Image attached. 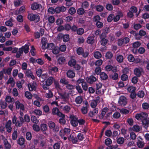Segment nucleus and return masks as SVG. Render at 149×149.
Here are the masks:
<instances>
[{
    "instance_id": "obj_1",
    "label": "nucleus",
    "mask_w": 149,
    "mask_h": 149,
    "mask_svg": "<svg viewBox=\"0 0 149 149\" xmlns=\"http://www.w3.org/2000/svg\"><path fill=\"white\" fill-rule=\"evenodd\" d=\"M29 48L28 45H25V46H22V47L19 49L16 57L17 58H19L23 54V51L25 54H27L29 52Z\"/></svg>"
},
{
    "instance_id": "obj_2",
    "label": "nucleus",
    "mask_w": 149,
    "mask_h": 149,
    "mask_svg": "<svg viewBox=\"0 0 149 149\" xmlns=\"http://www.w3.org/2000/svg\"><path fill=\"white\" fill-rule=\"evenodd\" d=\"M28 18L31 21H34L36 22H38L40 20L39 16L37 14L35 15L33 14H29L28 15Z\"/></svg>"
},
{
    "instance_id": "obj_3",
    "label": "nucleus",
    "mask_w": 149,
    "mask_h": 149,
    "mask_svg": "<svg viewBox=\"0 0 149 149\" xmlns=\"http://www.w3.org/2000/svg\"><path fill=\"white\" fill-rule=\"evenodd\" d=\"M148 116V115L146 113L142 112L140 113L136 114L135 118L138 120H143L146 119Z\"/></svg>"
},
{
    "instance_id": "obj_4",
    "label": "nucleus",
    "mask_w": 149,
    "mask_h": 149,
    "mask_svg": "<svg viewBox=\"0 0 149 149\" xmlns=\"http://www.w3.org/2000/svg\"><path fill=\"white\" fill-rule=\"evenodd\" d=\"M129 41V38L127 37H125L122 39H120L118 41V45L119 46H120L123 44H125L128 43Z\"/></svg>"
},
{
    "instance_id": "obj_5",
    "label": "nucleus",
    "mask_w": 149,
    "mask_h": 149,
    "mask_svg": "<svg viewBox=\"0 0 149 149\" xmlns=\"http://www.w3.org/2000/svg\"><path fill=\"white\" fill-rule=\"evenodd\" d=\"M70 118L71 119V123L72 125L74 127L77 126L78 125V122L77 118L72 115H71L70 116Z\"/></svg>"
},
{
    "instance_id": "obj_6",
    "label": "nucleus",
    "mask_w": 149,
    "mask_h": 149,
    "mask_svg": "<svg viewBox=\"0 0 149 149\" xmlns=\"http://www.w3.org/2000/svg\"><path fill=\"white\" fill-rule=\"evenodd\" d=\"M118 103L121 105H125L127 103V99L124 96H121L119 98V100L118 101Z\"/></svg>"
},
{
    "instance_id": "obj_7",
    "label": "nucleus",
    "mask_w": 149,
    "mask_h": 149,
    "mask_svg": "<svg viewBox=\"0 0 149 149\" xmlns=\"http://www.w3.org/2000/svg\"><path fill=\"white\" fill-rule=\"evenodd\" d=\"M66 10V8L63 6L57 7L55 8V10L56 13L58 14L60 13L61 12H64Z\"/></svg>"
},
{
    "instance_id": "obj_8",
    "label": "nucleus",
    "mask_w": 149,
    "mask_h": 149,
    "mask_svg": "<svg viewBox=\"0 0 149 149\" xmlns=\"http://www.w3.org/2000/svg\"><path fill=\"white\" fill-rule=\"evenodd\" d=\"M11 121L10 120H8L7 122L5 127L7 130V131L8 133H10L11 131L12 127H11Z\"/></svg>"
},
{
    "instance_id": "obj_9",
    "label": "nucleus",
    "mask_w": 149,
    "mask_h": 149,
    "mask_svg": "<svg viewBox=\"0 0 149 149\" xmlns=\"http://www.w3.org/2000/svg\"><path fill=\"white\" fill-rule=\"evenodd\" d=\"M143 71L142 69L141 68H136L135 69L134 72L135 74L138 77H140Z\"/></svg>"
},
{
    "instance_id": "obj_10",
    "label": "nucleus",
    "mask_w": 149,
    "mask_h": 149,
    "mask_svg": "<svg viewBox=\"0 0 149 149\" xmlns=\"http://www.w3.org/2000/svg\"><path fill=\"white\" fill-rule=\"evenodd\" d=\"M87 82L90 84H92L97 80L96 78L93 76H91L88 78H86Z\"/></svg>"
},
{
    "instance_id": "obj_11",
    "label": "nucleus",
    "mask_w": 149,
    "mask_h": 149,
    "mask_svg": "<svg viewBox=\"0 0 149 149\" xmlns=\"http://www.w3.org/2000/svg\"><path fill=\"white\" fill-rule=\"evenodd\" d=\"M129 10L133 14L134 13H136L135 15L136 17L139 15L140 12V10H139V13H137V8L134 6H132L130 8Z\"/></svg>"
},
{
    "instance_id": "obj_12",
    "label": "nucleus",
    "mask_w": 149,
    "mask_h": 149,
    "mask_svg": "<svg viewBox=\"0 0 149 149\" xmlns=\"http://www.w3.org/2000/svg\"><path fill=\"white\" fill-rule=\"evenodd\" d=\"M15 104L17 109H20L23 111L24 110V105L20 103L19 101L17 100Z\"/></svg>"
},
{
    "instance_id": "obj_13",
    "label": "nucleus",
    "mask_w": 149,
    "mask_h": 149,
    "mask_svg": "<svg viewBox=\"0 0 149 149\" xmlns=\"http://www.w3.org/2000/svg\"><path fill=\"white\" fill-rule=\"evenodd\" d=\"M67 75L68 77L70 78H72L74 77L75 74L72 70H69L67 72Z\"/></svg>"
},
{
    "instance_id": "obj_14",
    "label": "nucleus",
    "mask_w": 149,
    "mask_h": 149,
    "mask_svg": "<svg viewBox=\"0 0 149 149\" xmlns=\"http://www.w3.org/2000/svg\"><path fill=\"white\" fill-rule=\"evenodd\" d=\"M142 123L144 127L146 129H147L148 127L149 122V120L146 119H145L142 120Z\"/></svg>"
},
{
    "instance_id": "obj_15",
    "label": "nucleus",
    "mask_w": 149,
    "mask_h": 149,
    "mask_svg": "<svg viewBox=\"0 0 149 149\" xmlns=\"http://www.w3.org/2000/svg\"><path fill=\"white\" fill-rule=\"evenodd\" d=\"M40 5V4L37 3H34L31 5V8L33 10L38 9L39 8Z\"/></svg>"
},
{
    "instance_id": "obj_16",
    "label": "nucleus",
    "mask_w": 149,
    "mask_h": 149,
    "mask_svg": "<svg viewBox=\"0 0 149 149\" xmlns=\"http://www.w3.org/2000/svg\"><path fill=\"white\" fill-rule=\"evenodd\" d=\"M25 74L28 77H31V78L33 79L35 77L33 75L31 71L30 70H27Z\"/></svg>"
},
{
    "instance_id": "obj_17",
    "label": "nucleus",
    "mask_w": 149,
    "mask_h": 149,
    "mask_svg": "<svg viewBox=\"0 0 149 149\" xmlns=\"http://www.w3.org/2000/svg\"><path fill=\"white\" fill-rule=\"evenodd\" d=\"M87 42L89 44H93L94 43L95 40L94 37L93 36L89 37L87 40Z\"/></svg>"
},
{
    "instance_id": "obj_18",
    "label": "nucleus",
    "mask_w": 149,
    "mask_h": 149,
    "mask_svg": "<svg viewBox=\"0 0 149 149\" xmlns=\"http://www.w3.org/2000/svg\"><path fill=\"white\" fill-rule=\"evenodd\" d=\"M132 130L136 132H139L141 130L140 127L137 125H134L131 129Z\"/></svg>"
},
{
    "instance_id": "obj_19",
    "label": "nucleus",
    "mask_w": 149,
    "mask_h": 149,
    "mask_svg": "<svg viewBox=\"0 0 149 149\" xmlns=\"http://www.w3.org/2000/svg\"><path fill=\"white\" fill-rule=\"evenodd\" d=\"M53 78L52 77H49L45 82L48 86H50L52 83Z\"/></svg>"
},
{
    "instance_id": "obj_20",
    "label": "nucleus",
    "mask_w": 149,
    "mask_h": 149,
    "mask_svg": "<svg viewBox=\"0 0 149 149\" xmlns=\"http://www.w3.org/2000/svg\"><path fill=\"white\" fill-rule=\"evenodd\" d=\"M101 78L103 80H106L108 78V76L104 72H102L100 74Z\"/></svg>"
},
{
    "instance_id": "obj_21",
    "label": "nucleus",
    "mask_w": 149,
    "mask_h": 149,
    "mask_svg": "<svg viewBox=\"0 0 149 149\" xmlns=\"http://www.w3.org/2000/svg\"><path fill=\"white\" fill-rule=\"evenodd\" d=\"M12 70V68H9L8 69H3L2 70V71L4 74H7L8 75H10L11 74Z\"/></svg>"
},
{
    "instance_id": "obj_22",
    "label": "nucleus",
    "mask_w": 149,
    "mask_h": 149,
    "mask_svg": "<svg viewBox=\"0 0 149 149\" xmlns=\"http://www.w3.org/2000/svg\"><path fill=\"white\" fill-rule=\"evenodd\" d=\"M75 101L77 104H80L83 101L82 97L81 96H79L76 98Z\"/></svg>"
},
{
    "instance_id": "obj_23",
    "label": "nucleus",
    "mask_w": 149,
    "mask_h": 149,
    "mask_svg": "<svg viewBox=\"0 0 149 149\" xmlns=\"http://www.w3.org/2000/svg\"><path fill=\"white\" fill-rule=\"evenodd\" d=\"M4 144L6 149H9L11 147L10 145L8 143L7 139H5L4 140Z\"/></svg>"
},
{
    "instance_id": "obj_24",
    "label": "nucleus",
    "mask_w": 149,
    "mask_h": 149,
    "mask_svg": "<svg viewBox=\"0 0 149 149\" xmlns=\"http://www.w3.org/2000/svg\"><path fill=\"white\" fill-rule=\"evenodd\" d=\"M94 56L95 58L99 59L101 57L102 55L100 52L97 51L94 53Z\"/></svg>"
},
{
    "instance_id": "obj_25",
    "label": "nucleus",
    "mask_w": 149,
    "mask_h": 149,
    "mask_svg": "<svg viewBox=\"0 0 149 149\" xmlns=\"http://www.w3.org/2000/svg\"><path fill=\"white\" fill-rule=\"evenodd\" d=\"M65 58L64 57H59L58 59V63L60 64H62L65 63Z\"/></svg>"
},
{
    "instance_id": "obj_26",
    "label": "nucleus",
    "mask_w": 149,
    "mask_h": 149,
    "mask_svg": "<svg viewBox=\"0 0 149 149\" xmlns=\"http://www.w3.org/2000/svg\"><path fill=\"white\" fill-rule=\"evenodd\" d=\"M106 70L107 71H109L112 70L113 71H114V70H116V69H115L114 68H113L112 66L111 65H108L106 67Z\"/></svg>"
},
{
    "instance_id": "obj_27",
    "label": "nucleus",
    "mask_w": 149,
    "mask_h": 149,
    "mask_svg": "<svg viewBox=\"0 0 149 149\" xmlns=\"http://www.w3.org/2000/svg\"><path fill=\"white\" fill-rule=\"evenodd\" d=\"M25 139L22 138L21 137L19 138L17 141V143L21 146H22L24 143Z\"/></svg>"
},
{
    "instance_id": "obj_28",
    "label": "nucleus",
    "mask_w": 149,
    "mask_h": 149,
    "mask_svg": "<svg viewBox=\"0 0 149 149\" xmlns=\"http://www.w3.org/2000/svg\"><path fill=\"white\" fill-rule=\"evenodd\" d=\"M76 61L74 59H72L70 60L68 63V64L69 66H74L76 63Z\"/></svg>"
},
{
    "instance_id": "obj_29",
    "label": "nucleus",
    "mask_w": 149,
    "mask_h": 149,
    "mask_svg": "<svg viewBox=\"0 0 149 149\" xmlns=\"http://www.w3.org/2000/svg\"><path fill=\"white\" fill-rule=\"evenodd\" d=\"M109 77L113 79L116 80L118 78V74L116 73H115L113 74L110 75Z\"/></svg>"
},
{
    "instance_id": "obj_30",
    "label": "nucleus",
    "mask_w": 149,
    "mask_h": 149,
    "mask_svg": "<svg viewBox=\"0 0 149 149\" xmlns=\"http://www.w3.org/2000/svg\"><path fill=\"white\" fill-rule=\"evenodd\" d=\"M76 12L75 9L74 7H71L68 10V13L71 15H73Z\"/></svg>"
},
{
    "instance_id": "obj_31",
    "label": "nucleus",
    "mask_w": 149,
    "mask_h": 149,
    "mask_svg": "<svg viewBox=\"0 0 149 149\" xmlns=\"http://www.w3.org/2000/svg\"><path fill=\"white\" fill-rule=\"evenodd\" d=\"M47 129V125L45 124H43L41 125L40 130L42 131H46Z\"/></svg>"
},
{
    "instance_id": "obj_32",
    "label": "nucleus",
    "mask_w": 149,
    "mask_h": 149,
    "mask_svg": "<svg viewBox=\"0 0 149 149\" xmlns=\"http://www.w3.org/2000/svg\"><path fill=\"white\" fill-rule=\"evenodd\" d=\"M77 14L80 15L83 14L85 13L84 10L82 8H80L78 9L77 11Z\"/></svg>"
},
{
    "instance_id": "obj_33",
    "label": "nucleus",
    "mask_w": 149,
    "mask_h": 149,
    "mask_svg": "<svg viewBox=\"0 0 149 149\" xmlns=\"http://www.w3.org/2000/svg\"><path fill=\"white\" fill-rule=\"evenodd\" d=\"M124 139L123 137H120L118 138L117 140V143L119 144H123L124 142Z\"/></svg>"
},
{
    "instance_id": "obj_34",
    "label": "nucleus",
    "mask_w": 149,
    "mask_h": 149,
    "mask_svg": "<svg viewBox=\"0 0 149 149\" xmlns=\"http://www.w3.org/2000/svg\"><path fill=\"white\" fill-rule=\"evenodd\" d=\"M137 145L139 148H142L144 147V143L139 140H138L137 143Z\"/></svg>"
},
{
    "instance_id": "obj_35",
    "label": "nucleus",
    "mask_w": 149,
    "mask_h": 149,
    "mask_svg": "<svg viewBox=\"0 0 149 149\" xmlns=\"http://www.w3.org/2000/svg\"><path fill=\"white\" fill-rule=\"evenodd\" d=\"M17 132L16 130H14L12 134V139L13 140H15L17 139Z\"/></svg>"
},
{
    "instance_id": "obj_36",
    "label": "nucleus",
    "mask_w": 149,
    "mask_h": 149,
    "mask_svg": "<svg viewBox=\"0 0 149 149\" xmlns=\"http://www.w3.org/2000/svg\"><path fill=\"white\" fill-rule=\"evenodd\" d=\"M48 12L51 14H53L56 13L55 8L54 9L53 7H50L48 10Z\"/></svg>"
},
{
    "instance_id": "obj_37",
    "label": "nucleus",
    "mask_w": 149,
    "mask_h": 149,
    "mask_svg": "<svg viewBox=\"0 0 149 149\" xmlns=\"http://www.w3.org/2000/svg\"><path fill=\"white\" fill-rule=\"evenodd\" d=\"M116 60L119 63L122 62L123 60V57L122 55H120L117 56Z\"/></svg>"
},
{
    "instance_id": "obj_38",
    "label": "nucleus",
    "mask_w": 149,
    "mask_h": 149,
    "mask_svg": "<svg viewBox=\"0 0 149 149\" xmlns=\"http://www.w3.org/2000/svg\"><path fill=\"white\" fill-rule=\"evenodd\" d=\"M32 127L33 130L36 132H38L40 130V128L39 126L37 124H34Z\"/></svg>"
},
{
    "instance_id": "obj_39",
    "label": "nucleus",
    "mask_w": 149,
    "mask_h": 149,
    "mask_svg": "<svg viewBox=\"0 0 149 149\" xmlns=\"http://www.w3.org/2000/svg\"><path fill=\"white\" fill-rule=\"evenodd\" d=\"M6 102L9 103L11 102H14L15 100L13 98H11L10 96H8L6 97Z\"/></svg>"
},
{
    "instance_id": "obj_40",
    "label": "nucleus",
    "mask_w": 149,
    "mask_h": 149,
    "mask_svg": "<svg viewBox=\"0 0 149 149\" xmlns=\"http://www.w3.org/2000/svg\"><path fill=\"white\" fill-rule=\"evenodd\" d=\"M113 54L111 52H108L106 54L105 57L107 58L110 59L113 57Z\"/></svg>"
},
{
    "instance_id": "obj_41",
    "label": "nucleus",
    "mask_w": 149,
    "mask_h": 149,
    "mask_svg": "<svg viewBox=\"0 0 149 149\" xmlns=\"http://www.w3.org/2000/svg\"><path fill=\"white\" fill-rule=\"evenodd\" d=\"M77 53L79 55H82L84 52L83 49L81 47H79L77 50Z\"/></svg>"
},
{
    "instance_id": "obj_42",
    "label": "nucleus",
    "mask_w": 149,
    "mask_h": 149,
    "mask_svg": "<svg viewBox=\"0 0 149 149\" xmlns=\"http://www.w3.org/2000/svg\"><path fill=\"white\" fill-rule=\"evenodd\" d=\"M49 23L51 24L53 23L55 21V18L54 16H51L48 18Z\"/></svg>"
},
{
    "instance_id": "obj_43",
    "label": "nucleus",
    "mask_w": 149,
    "mask_h": 149,
    "mask_svg": "<svg viewBox=\"0 0 149 149\" xmlns=\"http://www.w3.org/2000/svg\"><path fill=\"white\" fill-rule=\"evenodd\" d=\"M48 126L50 128L53 129L55 127V124L53 122L49 121L48 122Z\"/></svg>"
},
{
    "instance_id": "obj_44",
    "label": "nucleus",
    "mask_w": 149,
    "mask_h": 149,
    "mask_svg": "<svg viewBox=\"0 0 149 149\" xmlns=\"http://www.w3.org/2000/svg\"><path fill=\"white\" fill-rule=\"evenodd\" d=\"M59 111V110L57 108H54L52 109V114L53 115H57Z\"/></svg>"
},
{
    "instance_id": "obj_45",
    "label": "nucleus",
    "mask_w": 149,
    "mask_h": 149,
    "mask_svg": "<svg viewBox=\"0 0 149 149\" xmlns=\"http://www.w3.org/2000/svg\"><path fill=\"white\" fill-rule=\"evenodd\" d=\"M25 95L26 97L28 99H31L32 98V95L30 92L28 91L26 92Z\"/></svg>"
},
{
    "instance_id": "obj_46",
    "label": "nucleus",
    "mask_w": 149,
    "mask_h": 149,
    "mask_svg": "<svg viewBox=\"0 0 149 149\" xmlns=\"http://www.w3.org/2000/svg\"><path fill=\"white\" fill-rule=\"evenodd\" d=\"M63 39L64 42H67L69 40V36L68 34L64 35Z\"/></svg>"
},
{
    "instance_id": "obj_47",
    "label": "nucleus",
    "mask_w": 149,
    "mask_h": 149,
    "mask_svg": "<svg viewBox=\"0 0 149 149\" xmlns=\"http://www.w3.org/2000/svg\"><path fill=\"white\" fill-rule=\"evenodd\" d=\"M59 95L61 97L62 99H65L68 98L69 96V95L68 94L66 95L65 93H64L63 94L60 93Z\"/></svg>"
},
{
    "instance_id": "obj_48",
    "label": "nucleus",
    "mask_w": 149,
    "mask_h": 149,
    "mask_svg": "<svg viewBox=\"0 0 149 149\" xmlns=\"http://www.w3.org/2000/svg\"><path fill=\"white\" fill-rule=\"evenodd\" d=\"M114 15L113 14L110 15L107 18V21L109 22H111L113 19L114 20Z\"/></svg>"
},
{
    "instance_id": "obj_49",
    "label": "nucleus",
    "mask_w": 149,
    "mask_h": 149,
    "mask_svg": "<svg viewBox=\"0 0 149 149\" xmlns=\"http://www.w3.org/2000/svg\"><path fill=\"white\" fill-rule=\"evenodd\" d=\"M96 9L97 11L101 12L103 10L104 7L101 5H98L96 6Z\"/></svg>"
},
{
    "instance_id": "obj_50",
    "label": "nucleus",
    "mask_w": 149,
    "mask_h": 149,
    "mask_svg": "<svg viewBox=\"0 0 149 149\" xmlns=\"http://www.w3.org/2000/svg\"><path fill=\"white\" fill-rule=\"evenodd\" d=\"M141 45V43L138 41H137L134 42L133 44V47L134 48H136L139 47Z\"/></svg>"
},
{
    "instance_id": "obj_51",
    "label": "nucleus",
    "mask_w": 149,
    "mask_h": 149,
    "mask_svg": "<svg viewBox=\"0 0 149 149\" xmlns=\"http://www.w3.org/2000/svg\"><path fill=\"white\" fill-rule=\"evenodd\" d=\"M31 120L33 123H37L38 122V120L37 119V118L34 116H32L31 117Z\"/></svg>"
},
{
    "instance_id": "obj_52",
    "label": "nucleus",
    "mask_w": 149,
    "mask_h": 149,
    "mask_svg": "<svg viewBox=\"0 0 149 149\" xmlns=\"http://www.w3.org/2000/svg\"><path fill=\"white\" fill-rule=\"evenodd\" d=\"M128 76L126 74H123L121 76V79L123 81H125L128 79Z\"/></svg>"
},
{
    "instance_id": "obj_53",
    "label": "nucleus",
    "mask_w": 149,
    "mask_h": 149,
    "mask_svg": "<svg viewBox=\"0 0 149 149\" xmlns=\"http://www.w3.org/2000/svg\"><path fill=\"white\" fill-rule=\"evenodd\" d=\"M81 111L82 113L83 114H86L87 113V108L86 107H83L81 108Z\"/></svg>"
},
{
    "instance_id": "obj_54",
    "label": "nucleus",
    "mask_w": 149,
    "mask_h": 149,
    "mask_svg": "<svg viewBox=\"0 0 149 149\" xmlns=\"http://www.w3.org/2000/svg\"><path fill=\"white\" fill-rule=\"evenodd\" d=\"M77 32L78 34L81 35L84 33V29L83 28H80L77 29Z\"/></svg>"
},
{
    "instance_id": "obj_55",
    "label": "nucleus",
    "mask_w": 149,
    "mask_h": 149,
    "mask_svg": "<svg viewBox=\"0 0 149 149\" xmlns=\"http://www.w3.org/2000/svg\"><path fill=\"white\" fill-rule=\"evenodd\" d=\"M52 52L54 54H57L59 52V49L58 47H54L52 50Z\"/></svg>"
},
{
    "instance_id": "obj_56",
    "label": "nucleus",
    "mask_w": 149,
    "mask_h": 149,
    "mask_svg": "<svg viewBox=\"0 0 149 149\" xmlns=\"http://www.w3.org/2000/svg\"><path fill=\"white\" fill-rule=\"evenodd\" d=\"M70 109V107L68 105H66L63 108V110L65 111L66 113H68Z\"/></svg>"
},
{
    "instance_id": "obj_57",
    "label": "nucleus",
    "mask_w": 149,
    "mask_h": 149,
    "mask_svg": "<svg viewBox=\"0 0 149 149\" xmlns=\"http://www.w3.org/2000/svg\"><path fill=\"white\" fill-rule=\"evenodd\" d=\"M112 141L109 138H107L105 140V144L107 146H108L111 144Z\"/></svg>"
},
{
    "instance_id": "obj_58",
    "label": "nucleus",
    "mask_w": 149,
    "mask_h": 149,
    "mask_svg": "<svg viewBox=\"0 0 149 149\" xmlns=\"http://www.w3.org/2000/svg\"><path fill=\"white\" fill-rule=\"evenodd\" d=\"M54 47V45L53 43H51L47 45V48L49 49H52Z\"/></svg>"
},
{
    "instance_id": "obj_59",
    "label": "nucleus",
    "mask_w": 149,
    "mask_h": 149,
    "mask_svg": "<svg viewBox=\"0 0 149 149\" xmlns=\"http://www.w3.org/2000/svg\"><path fill=\"white\" fill-rule=\"evenodd\" d=\"M66 47L65 45H63L61 46L59 48V50L62 52H65L66 49Z\"/></svg>"
},
{
    "instance_id": "obj_60",
    "label": "nucleus",
    "mask_w": 149,
    "mask_h": 149,
    "mask_svg": "<svg viewBox=\"0 0 149 149\" xmlns=\"http://www.w3.org/2000/svg\"><path fill=\"white\" fill-rule=\"evenodd\" d=\"M82 87L84 90L87 91L88 89V86L86 82H84L82 84Z\"/></svg>"
},
{
    "instance_id": "obj_61",
    "label": "nucleus",
    "mask_w": 149,
    "mask_h": 149,
    "mask_svg": "<svg viewBox=\"0 0 149 149\" xmlns=\"http://www.w3.org/2000/svg\"><path fill=\"white\" fill-rule=\"evenodd\" d=\"M128 60L130 62H133L134 61V58L133 56L131 54L129 55L127 57Z\"/></svg>"
},
{
    "instance_id": "obj_62",
    "label": "nucleus",
    "mask_w": 149,
    "mask_h": 149,
    "mask_svg": "<svg viewBox=\"0 0 149 149\" xmlns=\"http://www.w3.org/2000/svg\"><path fill=\"white\" fill-rule=\"evenodd\" d=\"M120 116V113L118 112H116L113 114V117L115 118H119Z\"/></svg>"
},
{
    "instance_id": "obj_63",
    "label": "nucleus",
    "mask_w": 149,
    "mask_h": 149,
    "mask_svg": "<svg viewBox=\"0 0 149 149\" xmlns=\"http://www.w3.org/2000/svg\"><path fill=\"white\" fill-rule=\"evenodd\" d=\"M127 121L130 125H132L133 124V120L132 118H128Z\"/></svg>"
},
{
    "instance_id": "obj_64",
    "label": "nucleus",
    "mask_w": 149,
    "mask_h": 149,
    "mask_svg": "<svg viewBox=\"0 0 149 149\" xmlns=\"http://www.w3.org/2000/svg\"><path fill=\"white\" fill-rule=\"evenodd\" d=\"M127 90L130 93H132L135 91V87L133 86L127 88Z\"/></svg>"
}]
</instances>
